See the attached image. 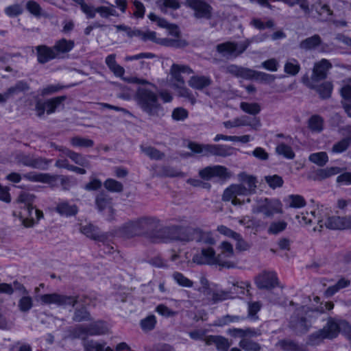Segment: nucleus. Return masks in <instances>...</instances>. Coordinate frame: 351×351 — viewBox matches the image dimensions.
Returning <instances> with one entry per match:
<instances>
[{
    "label": "nucleus",
    "mask_w": 351,
    "mask_h": 351,
    "mask_svg": "<svg viewBox=\"0 0 351 351\" xmlns=\"http://www.w3.org/2000/svg\"><path fill=\"white\" fill-rule=\"evenodd\" d=\"M136 100L142 110L149 117H159L163 115L162 107L154 92L145 88H138L136 93Z\"/></svg>",
    "instance_id": "obj_1"
},
{
    "label": "nucleus",
    "mask_w": 351,
    "mask_h": 351,
    "mask_svg": "<svg viewBox=\"0 0 351 351\" xmlns=\"http://www.w3.org/2000/svg\"><path fill=\"white\" fill-rule=\"evenodd\" d=\"M326 208L318 209L317 211H312L311 214L314 219H317L320 228L325 226L327 228L332 230L347 229V217L328 216Z\"/></svg>",
    "instance_id": "obj_2"
},
{
    "label": "nucleus",
    "mask_w": 351,
    "mask_h": 351,
    "mask_svg": "<svg viewBox=\"0 0 351 351\" xmlns=\"http://www.w3.org/2000/svg\"><path fill=\"white\" fill-rule=\"evenodd\" d=\"M339 332V326L334 319L330 317L327 324L323 328L311 334L308 337L307 343L311 346L321 343L325 339H332L336 338Z\"/></svg>",
    "instance_id": "obj_3"
},
{
    "label": "nucleus",
    "mask_w": 351,
    "mask_h": 351,
    "mask_svg": "<svg viewBox=\"0 0 351 351\" xmlns=\"http://www.w3.org/2000/svg\"><path fill=\"white\" fill-rule=\"evenodd\" d=\"M311 311L309 307L302 306L297 308L291 315L289 326L298 334L307 332L311 326L308 313Z\"/></svg>",
    "instance_id": "obj_4"
},
{
    "label": "nucleus",
    "mask_w": 351,
    "mask_h": 351,
    "mask_svg": "<svg viewBox=\"0 0 351 351\" xmlns=\"http://www.w3.org/2000/svg\"><path fill=\"white\" fill-rule=\"evenodd\" d=\"M193 261L199 265L217 264L223 267H234V264L230 261L221 259V254L215 255V252L212 247L203 248L200 253L195 254Z\"/></svg>",
    "instance_id": "obj_5"
},
{
    "label": "nucleus",
    "mask_w": 351,
    "mask_h": 351,
    "mask_svg": "<svg viewBox=\"0 0 351 351\" xmlns=\"http://www.w3.org/2000/svg\"><path fill=\"white\" fill-rule=\"evenodd\" d=\"M40 300L43 304H53L63 307L67 306L74 307L76 304L84 302V300L78 295H66L57 293L41 295Z\"/></svg>",
    "instance_id": "obj_6"
},
{
    "label": "nucleus",
    "mask_w": 351,
    "mask_h": 351,
    "mask_svg": "<svg viewBox=\"0 0 351 351\" xmlns=\"http://www.w3.org/2000/svg\"><path fill=\"white\" fill-rule=\"evenodd\" d=\"M254 213H263L265 217H272L276 213H282V204L276 199L260 198L253 206Z\"/></svg>",
    "instance_id": "obj_7"
},
{
    "label": "nucleus",
    "mask_w": 351,
    "mask_h": 351,
    "mask_svg": "<svg viewBox=\"0 0 351 351\" xmlns=\"http://www.w3.org/2000/svg\"><path fill=\"white\" fill-rule=\"evenodd\" d=\"M138 219L143 237L154 243L160 226V220L156 217L149 215L138 217Z\"/></svg>",
    "instance_id": "obj_8"
},
{
    "label": "nucleus",
    "mask_w": 351,
    "mask_h": 351,
    "mask_svg": "<svg viewBox=\"0 0 351 351\" xmlns=\"http://www.w3.org/2000/svg\"><path fill=\"white\" fill-rule=\"evenodd\" d=\"M250 43L251 41L250 40H245L239 43L228 41L217 45L216 49L217 52L222 54L223 56L229 55L237 57L243 53Z\"/></svg>",
    "instance_id": "obj_9"
},
{
    "label": "nucleus",
    "mask_w": 351,
    "mask_h": 351,
    "mask_svg": "<svg viewBox=\"0 0 351 351\" xmlns=\"http://www.w3.org/2000/svg\"><path fill=\"white\" fill-rule=\"evenodd\" d=\"M186 5L194 10L197 19H210L212 17L213 8L202 0H186Z\"/></svg>",
    "instance_id": "obj_10"
},
{
    "label": "nucleus",
    "mask_w": 351,
    "mask_h": 351,
    "mask_svg": "<svg viewBox=\"0 0 351 351\" xmlns=\"http://www.w3.org/2000/svg\"><path fill=\"white\" fill-rule=\"evenodd\" d=\"M15 161L19 165L33 169H45L48 166V161L45 158L34 157V155H16Z\"/></svg>",
    "instance_id": "obj_11"
},
{
    "label": "nucleus",
    "mask_w": 351,
    "mask_h": 351,
    "mask_svg": "<svg viewBox=\"0 0 351 351\" xmlns=\"http://www.w3.org/2000/svg\"><path fill=\"white\" fill-rule=\"evenodd\" d=\"M66 99V96L56 97L45 102L38 101L36 104V110L38 117H42L46 111L48 114L54 112L56 108Z\"/></svg>",
    "instance_id": "obj_12"
},
{
    "label": "nucleus",
    "mask_w": 351,
    "mask_h": 351,
    "mask_svg": "<svg viewBox=\"0 0 351 351\" xmlns=\"http://www.w3.org/2000/svg\"><path fill=\"white\" fill-rule=\"evenodd\" d=\"M199 176L204 180H208L213 178L218 177L222 180H226L231 177V173L222 166L207 167L199 172Z\"/></svg>",
    "instance_id": "obj_13"
},
{
    "label": "nucleus",
    "mask_w": 351,
    "mask_h": 351,
    "mask_svg": "<svg viewBox=\"0 0 351 351\" xmlns=\"http://www.w3.org/2000/svg\"><path fill=\"white\" fill-rule=\"evenodd\" d=\"M256 284L260 289H271L278 285L276 274L273 271H264L256 278Z\"/></svg>",
    "instance_id": "obj_14"
},
{
    "label": "nucleus",
    "mask_w": 351,
    "mask_h": 351,
    "mask_svg": "<svg viewBox=\"0 0 351 351\" xmlns=\"http://www.w3.org/2000/svg\"><path fill=\"white\" fill-rule=\"evenodd\" d=\"M119 232L122 237L127 239L143 237L138 218L125 223Z\"/></svg>",
    "instance_id": "obj_15"
},
{
    "label": "nucleus",
    "mask_w": 351,
    "mask_h": 351,
    "mask_svg": "<svg viewBox=\"0 0 351 351\" xmlns=\"http://www.w3.org/2000/svg\"><path fill=\"white\" fill-rule=\"evenodd\" d=\"M178 226H160L158 228L154 243L167 242L170 240H177Z\"/></svg>",
    "instance_id": "obj_16"
},
{
    "label": "nucleus",
    "mask_w": 351,
    "mask_h": 351,
    "mask_svg": "<svg viewBox=\"0 0 351 351\" xmlns=\"http://www.w3.org/2000/svg\"><path fill=\"white\" fill-rule=\"evenodd\" d=\"M95 205L99 212L107 210L112 216L114 213L112 197L106 192L99 193L95 197Z\"/></svg>",
    "instance_id": "obj_17"
},
{
    "label": "nucleus",
    "mask_w": 351,
    "mask_h": 351,
    "mask_svg": "<svg viewBox=\"0 0 351 351\" xmlns=\"http://www.w3.org/2000/svg\"><path fill=\"white\" fill-rule=\"evenodd\" d=\"M332 66L330 62L326 59H322L320 62L315 64L311 80L317 82L326 77L327 71Z\"/></svg>",
    "instance_id": "obj_18"
},
{
    "label": "nucleus",
    "mask_w": 351,
    "mask_h": 351,
    "mask_svg": "<svg viewBox=\"0 0 351 351\" xmlns=\"http://www.w3.org/2000/svg\"><path fill=\"white\" fill-rule=\"evenodd\" d=\"M188 147L196 154L202 152L210 153V154H221L225 152L221 145H202L195 142H190L188 144Z\"/></svg>",
    "instance_id": "obj_19"
},
{
    "label": "nucleus",
    "mask_w": 351,
    "mask_h": 351,
    "mask_svg": "<svg viewBox=\"0 0 351 351\" xmlns=\"http://www.w3.org/2000/svg\"><path fill=\"white\" fill-rule=\"evenodd\" d=\"M37 51L38 61L45 64L50 60L58 58L57 53L53 48L48 47L46 45H38L36 47Z\"/></svg>",
    "instance_id": "obj_20"
},
{
    "label": "nucleus",
    "mask_w": 351,
    "mask_h": 351,
    "mask_svg": "<svg viewBox=\"0 0 351 351\" xmlns=\"http://www.w3.org/2000/svg\"><path fill=\"white\" fill-rule=\"evenodd\" d=\"M182 73H193V71L191 68L184 65L173 64L171 66V73L175 80V83L173 84L175 87L184 85V80L181 75Z\"/></svg>",
    "instance_id": "obj_21"
},
{
    "label": "nucleus",
    "mask_w": 351,
    "mask_h": 351,
    "mask_svg": "<svg viewBox=\"0 0 351 351\" xmlns=\"http://www.w3.org/2000/svg\"><path fill=\"white\" fill-rule=\"evenodd\" d=\"M322 40L319 35L315 34L311 37L306 38L302 40L299 45V47L301 49L305 51H311L316 49L317 47L321 45Z\"/></svg>",
    "instance_id": "obj_22"
},
{
    "label": "nucleus",
    "mask_w": 351,
    "mask_h": 351,
    "mask_svg": "<svg viewBox=\"0 0 351 351\" xmlns=\"http://www.w3.org/2000/svg\"><path fill=\"white\" fill-rule=\"evenodd\" d=\"M344 170L339 167H330L324 169H319L315 171V180H323L337 175Z\"/></svg>",
    "instance_id": "obj_23"
},
{
    "label": "nucleus",
    "mask_w": 351,
    "mask_h": 351,
    "mask_svg": "<svg viewBox=\"0 0 351 351\" xmlns=\"http://www.w3.org/2000/svg\"><path fill=\"white\" fill-rule=\"evenodd\" d=\"M206 341L208 345L215 344L217 350L221 351H227L231 345L228 339L221 336H208Z\"/></svg>",
    "instance_id": "obj_24"
},
{
    "label": "nucleus",
    "mask_w": 351,
    "mask_h": 351,
    "mask_svg": "<svg viewBox=\"0 0 351 351\" xmlns=\"http://www.w3.org/2000/svg\"><path fill=\"white\" fill-rule=\"evenodd\" d=\"M211 83V79L204 75L193 76L189 81V86L197 90H202L209 86Z\"/></svg>",
    "instance_id": "obj_25"
},
{
    "label": "nucleus",
    "mask_w": 351,
    "mask_h": 351,
    "mask_svg": "<svg viewBox=\"0 0 351 351\" xmlns=\"http://www.w3.org/2000/svg\"><path fill=\"white\" fill-rule=\"evenodd\" d=\"M36 197L34 194L29 192L22 191L19 194L17 202L25 204V212L27 213L32 217V212L33 211L34 206L32 203L34 202Z\"/></svg>",
    "instance_id": "obj_26"
},
{
    "label": "nucleus",
    "mask_w": 351,
    "mask_h": 351,
    "mask_svg": "<svg viewBox=\"0 0 351 351\" xmlns=\"http://www.w3.org/2000/svg\"><path fill=\"white\" fill-rule=\"evenodd\" d=\"M56 210L60 215L66 217L74 216L78 211L76 205L70 204L68 202L65 201L58 203Z\"/></svg>",
    "instance_id": "obj_27"
},
{
    "label": "nucleus",
    "mask_w": 351,
    "mask_h": 351,
    "mask_svg": "<svg viewBox=\"0 0 351 351\" xmlns=\"http://www.w3.org/2000/svg\"><path fill=\"white\" fill-rule=\"evenodd\" d=\"M81 232L93 240L104 241L105 236L101 234L97 227L93 224L83 226L80 228Z\"/></svg>",
    "instance_id": "obj_28"
},
{
    "label": "nucleus",
    "mask_w": 351,
    "mask_h": 351,
    "mask_svg": "<svg viewBox=\"0 0 351 351\" xmlns=\"http://www.w3.org/2000/svg\"><path fill=\"white\" fill-rule=\"evenodd\" d=\"M158 44L165 47L182 49L189 45V43L181 38H160L158 41Z\"/></svg>",
    "instance_id": "obj_29"
},
{
    "label": "nucleus",
    "mask_w": 351,
    "mask_h": 351,
    "mask_svg": "<svg viewBox=\"0 0 351 351\" xmlns=\"http://www.w3.org/2000/svg\"><path fill=\"white\" fill-rule=\"evenodd\" d=\"M239 180L242 184L246 186L248 191L252 194L255 193L256 189L257 180L256 177L248 175L244 172L239 174Z\"/></svg>",
    "instance_id": "obj_30"
},
{
    "label": "nucleus",
    "mask_w": 351,
    "mask_h": 351,
    "mask_svg": "<svg viewBox=\"0 0 351 351\" xmlns=\"http://www.w3.org/2000/svg\"><path fill=\"white\" fill-rule=\"evenodd\" d=\"M87 326L90 336L102 335L108 332L106 324L101 320L92 322Z\"/></svg>",
    "instance_id": "obj_31"
},
{
    "label": "nucleus",
    "mask_w": 351,
    "mask_h": 351,
    "mask_svg": "<svg viewBox=\"0 0 351 351\" xmlns=\"http://www.w3.org/2000/svg\"><path fill=\"white\" fill-rule=\"evenodd\" d=\"M73 47L74 42L71 40H66L65 38L58 40L55 45L53 47V49L57 53L58 58L60 57V53H68Z\"/></svg>",
    "instance_id": "obj_32"
},
{
    "label": "nucleus",
    "mask_w": 351,
    "mask_h": 351,
    "mask_svg": "<svg viewBox=\"0 0 351 351\" xmlns=\"http://www.w3.org/2000/svg\"><path fill=\"white\" fill-rule=\"evenodd\" d=\"M234 125L239 126H250L254 130H258L261 126L260 119L257 117L250 119L247 116H242L234 119Z\"/></svg>",
    "instance_id": "obj_33"
},
{
    "label": "nucleus",
    "mask_w": 351,
    "mask_h": 351,
    "mask_svg": "<svg viewBox=\"0 0 351 351\" xmlns=\"http://www.w3.org/2000/svg\"><path fill=\"white\" fill-rule=\"evenodd\" d=\"M193 241L207 245H213L215 243L210 232H203L200 229L196 228L194 230Z\"/></svg>",
    "instance_id": "obj_34"
},
{
    "label": "nucleus",
    "mask_w": 351,
    "mask_h": 351,
    "mask_svg": "<svg viewBox=\"0 0 351 351\" xmlns=\"http://www.w3.org/2000/svg\"><path fill=\"white\" fill-rule=\"evenodd\" d=\"M29 89V84L25 81H19L14 86H10L5 91L8 99L18 95L20 93L27 91Z\"/></svg>",
    "instance_id": "obj_35"
},
{
    "label": "nucleus",
    "mask_w": 351,
    "mask_h": 351,
    "mask_svg": "<svg viewBox=\"0 0 351 351\" xmlns=\"http://www.w3.org/2000/svg\"><path fill=\"white\" fill-rule=\"evenodd\" d=\"M23 178L31 182H40L43 183H49L55 180V177L51 176L47 173H28L23 175Z\"/></svg>",
    "instance_id": "obj_36"
},
{
    "label": "nucleus",
    "mask_w": 351,
    "mask_h": 351,
    "mask_svg": "<svg viewBox=\"0 0 351 351\" xmlns=\"http://www.w3.org/2000/svg\"><path fill=\"white\" fill-rule=\"evenodd\" d=\"M226 72L237 77L248 79L252 69L241 67L234 64H231L226 68Z\"/></svg>",
    "instance_id": "obj_37"
},
{
    "label": "nucleus",
    "mask_w": 351,
    "mask_h": 351,
    "mask_svg": "<svg viewBox=\"0 0 351 351\" xmlns=\"http://www.w3.org/2000/svg\"><path fill=\"white\" fill-rule=\"evenodd\" d=\"M195 228L191 227L178 226L177 240L182 242H189L193 241Z\"/></svg>",
    "instance_id": "obj_38"
},
{
    "label": "nucleus",
    "mask_w": 351,
    "mask_h": 351,
    "mask_svg": "<svg viewBox=\"0 0 351 351\" xmlns=\"http://www.w3.org/2000/svg\"><path fill=\"white\" fill-rule=\"evenodd\" d=\"M72 319L74 322H82L92 320L90 313L84 306L76 308L75 309Z\"/></svg>",
    "instance_id": "obj_39"
},
{
    "label": "nucleus",
    "mask_w": 351,
    "mask_h": 351,
    "mask_svg": "<svg viewBox=\"0 0 351 351\" xmlns=\"http://www.w3.org/2000/svg\"><path fill=\"white\" fill-rule=\"evenodd\" d=\"M312 8L324 21L329 20V17L333 14V12L329 6L327 4H322L321 2L313 5Z\"/></svg>",
    "instance_id": "obj_40"
},
{
    "label": "nucleus",
    "mask_w": 351,
    "mask_h": 351,
    "mask_svg": "<svg viewBox=\"0 0 351 351\" xmlns=\"http://www.w3.org/2000/svg\"><path fill=\"white\" fill-rule=\"evenodd\" d=\"M249 74L250 76L248 79H255L267 84L272 83L276 80L275 75L261 71L252 70V73Z\"/></svg>",
    "instance_id": "obj_41"
},
{
    "label": "nucleus",
    "mask_w": 351,
    "mask_h": 351,
    "mask_svg": "<svg viewBox=\"0 0 351 351\" xmlns=\"http://www.w3.org/2000/svg\"><path fill=\"white\" fill-rule=\"evenodd\" d=\"M277 346L285 351H305L295 341L290 339H282L278 342Z\"/></svg>",
    "instance_id": "obj_42"
},
{
    "label": "nucleus",
    "mask_w": 351,
    "mask_h": 351,
    "mask_svg": "<svg viewBox=\"0 0 351 351\" xmlns=\"http://www.w3.org/2000/svg\"><path fill=\"white\" fill-rule=\"evenodd\" d=\"M241 109L245 113L256 115L261 112V107L258 103H247V102H241L240 104Z\"/></svg>",
    "instance_id": "obj_43"
},
{
    "label": "nucleus",
    "mask_w": 351,
    "mask_h": 351,
    "mask_svg": "<svg viewBox=\"0 0 351 351\" xmlns=\"http://www.w3.org/2000/svg\"><path fill=\"white\" fill-rule=\"evenodd\" d=\"M287 223L285 221H273L270 223L267 229V233L269 234L276 235L283 232L287 228Z\"/></svg>",
    "instance_id": "obj_44"
},
{
    "label": "nucleus",
    "mask_w": 351,
    "mask_h": 351,
    "mask_svg": "<svg viewBox=\"0 0 351 351\" xmlns=\"http://www.w3.org/2000/svg\"><path fill=\"white\" fill-rule=\"evenodd\" d=\"M239 346L245 351H260L261 349L259 343L247 338L241 340Z\"/></svg>",
    "instance_id": "obj_45"
},
{
    "label": "nucleus",
    "mask_w": 351,
    "mask_h": 351,
    "mask_svg": "<svg viewBox=\"0 0 351 351\" xmlns=\"http://www.w3.org/2000/svg\"><path fill=\"white\" fill-rule=\"evenodd\" d=\"M89 335V332L87 326L78 325L71 332V336L74 339H81L82 341L86 339L87 336Z\"/></svg>",
    "instance_id": "obj_46"
},
{
    "label": "nucleus",
    "mask_w": 351,
    "mask_h": 351,
    "mask_svg": "<svg viewBox=\"0 0 351 351\" xmlns=\"http://www.w3.org/2000/svg\"><path fill=\"white\" fill-rule=\"evenodd\" d=\"M308 128L313 132H321L323 130L322 118L318 115H313L308 120Z\"/></svg>",
    "instance_id": "obj_47"
},
{
    "label": "nucleus",
    "mask_w": 351,
    "mask_h": 351,
    "mask_svg": "<svg viewBox=\"0 0 351 351\" xmlns=\"http://www.w3.org/2000/svg\"><path fill=\"white\" fill-rule=\"evenodd\" d=\"M104 187L109 191L120 193L123 190V186L120 182L114 179H107L104 183Z\"/></svg>",
    "instance_id": "obj_48"
},
{
    "label": "nucleus",
    "mask_w": 351,
    "mask_h": 351,
    "mask_svg": "<svg viewBox=\"0 0 351 351\" xmlns=\"http://www.w3.org/2000/svg\"><path fill=\"white\" fill-rule=\"evenodd\" d=\"M287 201L289 207L301 208L306 205V201L304 197L299 195H290Z\"/></svg>",
    "instance_id": "obj_49"
},
{
    "label": "nucleus",
    "mask_w": 351,
    "mask_h": 351,
    "mask_svg": "<svg viewBox=\"0 0 351 351\" xmlns=\"http://www.w3.org/2000/svg\"><path fill=\"white\" fill-rule=\"evenodd\" d=\"M174 280L182 287H192L193 285V281L184 276L182 273L176 271L172 275Z\"/></svg>",
    "instance_id": "obj_50"
},
{
    "label": "nucleus",
    "mask_w": 351,
    "mask_h": 351,
    "mask_svg": "<svg viewBox=\"0 0 351 351\" xmlns=\"http://www.w3.org/2000/svg\"><path fill=\"white\" fill-rule=\"evenodd\" d=\"M300 70V66L295 59H292L291 61H288L285 64V72L291 75H297Z\"/></svg>",
    "instance_id": "obj_51"
},
{
    "label": "nucleus",
    "mask_w": 351,
    "mask_h": 351,
    "mask_svg": "<svg viewBox=\"0 0 351 351\" xmlns=\"http://www.w3.org/2000/svg\"><path fill=\"white\" fill-rule=\"evenodd\" d=\"M332 86L330 82H324L317 88V91L323 99L329 98L331 95Z\"/></svg>",
    "instance_id": "obj_52"
},
{
    "label": "nucleus",
    "mask_w": 351,
    "mask_h": 351,
    "mask_svg": "<svg viewBox=\"0 0 351 351\" xmlns=\"http://www.w3.org/2000/svg\"><path fill=\"white\" fill-rule=\"evenodd\" d=\"M71 142L73 146L80 147H90L94 144L92 140L79 136L71 138Z\"/></svg>",
    "instance_id": "obj_53"
},
{
    "label": "nucleus",
    "mask_w": 351,
    "mask_h": 351,
    "mask_svg": "<svg viewBox=\"0 0 351 351\" xmlns=\"http://www.w3.org/2000/svg\"><path fill=\"white\" fill-rule=\"evenodd\" d=\"M265 180L272 189L280 187L282 186L283 184L282 178L278 175L265 176Z\"/></svg>",
    "instance_id": "obj_54"
},
{
    "label": "nucleus",
    "mask_w": 351,
    "mask_h": 351,
    "mask_svg": "<svg viewBox=\"0 0 351 351\" xmlns=\"http://www.w3.org/2000/svg\"><path fill=\"white\" fill-rule=\"evenodd\" d=\"M156 324V317L154 315H149L141 322V326L144 330H152L154 328Z\"/></svg>",
    "instance_id": "obj_55"
},
{
    "label": "nucleus",
    "mask_w": 351,
    "mask_h": 351,
    "mask_svg": "<svg viewBox=\"0 0 351 351\" xmlns=\"http://www.w3.org/2000/svg\"><path fill=\"white\" fill-rule=\"evenodd\" d=\"M232 293L231 291H223L219 290L213 293L212 300L214 303H217L219 302L223 301L228 298H230V294Z\"/></svg>",
    "instance_id": "obj_56"
},
{
    "label": "nucleus",
    "mask_w": 351,
    "mask_h": 351,
    "mask_svg": "<svg viewBox=\"0 0 351 351\" xmlns=\"http://www.w3.org/2000/svg\"><path fill=\"white\" fill-rule=\"evenodd\" d=\"M96 12L99 13L103 18L107 19L110 16H117L116 10L112 7L100 6L95 8Z\"/></svg>",
    "instance_id": "obj_57"
},
{
    "label": "nucleus",
    "mask_w": 351,
    "mask_h": 351,
    "mask_svg": "<svg viewBox=\"0 0 351 351\" xmlns=\"http://www.w3.org/2000/svg\"><path fill=\"white\" fill-rule=\"evenodd\" d=\"M33 306L32 300L29 296H23L19 301L18 306L21 311L27 312Z\"/></svg>",
    "instance_id": "obj_58"
},
{
    "label": "nucleus",
    "mask_w": 351,
    "mask_h": 351,
    "mask_svg": "<svg viewBox=\"0 0 351 351\" xmlns=\"http://www.w3.org/2000/svg\"><path fill=\"white\" fill-rule=\"evenodd\" d=\"M175 88L178 89V94L180 97L188 99L192 104L195 103V97L193 95L191 91L184 86V85L178 86Z\"/></svg>",
    "instance_id": "obj_59"
},
{
    "label": "nucleus",
    "mask_w": 351,
    "mask_h": 351,
    "mask_svg": "<svg viewBox=\"0 0 351 351\" xmlns=\"http://www.w3.org/2000/svg\"><path fill=\"white\" fill-rule=\"evenodd\" d=\"M220 247L221 249V252L219 254H221L222 260H223L224 258H230L233 256V247L230 243L223 241L221 243Z\"/></svg>",
    "instance_id": "obj_60"
},
{
    "label": "nucleus",
    "mask_w": 351,
    "mask_h": 351,
    "mask_svg": "<svg viewBox=\"0 0 351 351\" xmlns=\"http://www.w3.org/2000/svg\"><path fill=\"white\" fill-rule=\"evenodd\" d=\"M234 240L237 241L236 249L239 251H247L252 247V244L245 241L240 234H239V237H235Z\"/></svg>",
    "instance_id": "obj_61"
},
{
    "label": "nucleus",
    "mask_w": 351,
    "mask_h": 351,
    "mask_svg": "<svg viewBox=\"0 0 351 351\" xmlns=\"http://www.w3.org/2000/svg\"><path fill=\"white\" fill-rule=\"evenodd\" d=\"M188 117V111L183 108H176L172 112V118L176 121H183Z\"/></svg>",
    "instance_id": "obj_62"
},
{
    "label": "nucleus",
    "mask_w": 351,
    "mask_h": 351,
    "mask_svg": "<svg viewBox=\"0 0 351 351\" xmlns=\"http://www.w3.org/2000/svg\"><path fill=\"white\" fill-rule=\"evenodd\" d=\"M309 160L318 166L323 167L328 161V155H309Z\"/></svg>",
    "instance_id": "obj_63"
},
{
    "label": "nucleus",
    "mask_w": 351,
    "mask_h": 351,
    "mask_svg": "<svg viewBox=\"0 0 351 351\" xmlns=\"http://www.w3.org/2000/svg\"><path fill=\"white\" fill-rule=\"evenodd\" d=\"M101 345V343H99L94 340L86 339L82 342L84 351H97L100 349Z\"/></svg>",
    "instance_id": "obj_64"
}]
</instances>
